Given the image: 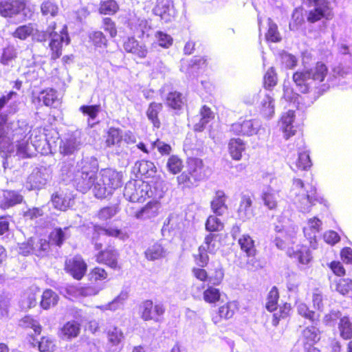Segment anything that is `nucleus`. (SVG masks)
I'll list each match as a JSON object with an SVG mask.
<instances>
[{"mask_svg": "<svg viewBox=\"0 0 352 352\" xmlns=\"http://www.w3.org/2000/svg\"><path fill=\"white\" fill-rule=\"evenodd\" d=\"M321 226L322 221L318 217H314L308 219L307 225L303 228L304 235L313 249L317 248V234L320 232Z\"/></svg>", "mask_w": 352, "mask_h": 352, "instance_id": "nucleus-20", "label": "nucleus"}, {"mask_svg": "<svg viewBox=\"0 0 352 352\" xmlns=\"http://www.w3.org/2000/svg\"><path fill=\"white\" fill-rule=\"evenodd\" d=\"M124 50L138 58H145L148 54V49L145 45L141 44L134 36L127 37L122 43Z\"/></svg>", "mask_w": 352, "mask_h": 352, "instance_id": "nucleus-23", "label": "nucleus"}, {"mask_svg": "<svg viewBox=\"0 0 352 352\" xmlns=\"http://www.w3.org/2000/svg\"><path fill=\"white\" fill-rule=\"evenodd\" d=\"M292 309V305L286 302L281 303L278 307L277 306V311L274 312L272 316V325L277 327L281 320H284L289 317Z\"/></svg>", "mask_w": 352, "mask_h": 352, "instance_id": "nucleus-40", "label": "nucleus"}, {"mask_svg": "<svg viewBox=\"0 0 352 352\" xmlns=\"http://www.w3.org/2000/svg\"><path fill=\"white\" fill-rule=\"evenodd\" d=\"M25 6L23 0H0V15L12 17L23 10Z\"/></svg>", "mask_w": 352, "mask_h": 352, "instance_id": "nucleus-22", "label": "nucleus"}, {"mask_svg": "<svg viewBox=\"0 0 352 352\" xmlns=\"http://www.w3.org/2000/svg\"><path fill=\"white\" fill-rule=\"evenodd\" d=\"M279 298L278 288L276 286L272 287L266 297L265 309L269 312H274L277 309Z\"/></svg>", "mask_w": 352, "mask_h": 352, "instance_id": "nucleus-48", "label": "nucleus"}, {"mask_svg": "<svg viewBox=\"0 0 352 352\" xmlns=\"http://www.w3.org/2000/svg\"><path fill=\"white\" fill-rule=\"evenodd\" d=\"M153 192L148 182L142 179L129 182L124 189V195L133 203H143L152 197Z\"/></svg>", "mask_w": 352, "mask_h": 352, "instance_id": "nucleus-8", "label": "nucleus"}, {"mask_svg": "<svg viewBox=\"0 0 352 352\" xmlns=\"http://www.w3.org/2000/svg\"><path fill=\"white\" fill-rule=\"evenodd\" d=\"M193 277L202 283H210L213 285H219L223 279L224 272L222 268H216L214 274L210 276L208 272L204 267L195 266L191 269Z\"/></svg>", "mask_w": 352, "mask_h": 352, "instance_id": "nucleus-16", "label": "nucleus"}, {"mask_svg": "<svg viewBox=\"0 0 352 352\" xmlns=\"http://www.w3.org/2000/svg\"><path fill=\"white\" fill-rule=\"evenodd\" d=\"M153 12L165 23L170 22L175 16V10L172 0H157Z\"/></svg>", "mask_w": 352, "mask_h": 352, "instance_id": "nucleus-17", "label": "nucleus"}, {"mask_svg": "<svg viewBox=\"0 0 352 352\" xmlns=\"http://www.w3.org/2000/svg\"><path fill=\"white\" fill-rule=\"evenodd\" d=\"M51 201L54 207L59 210L65 211L70 206V199L62 193H54Z\"/></svg>", "mask_w": 352, "mask_h": 352, "instance_id": "nucleus-51", "label": "nucleus"}, {"mask_svg": "<svg viewBox=\"0 0 352 352\" xmlns=\"http://www.w3.org/2000/svg\"><path fill=\"white\" fill-rule=\"evenodd\" d=\"M162 109L163 105L161 102H152L148 104L146 114L154 128L160 129L161 126L159 113L162 111Z\"/></svg>", "mask_w": 352, "mask_h": 352, "instance_id": "nucleus-37", "label": "nucleus"}, {"mask_svg": "<svg viewBox=\"0 0 352 352\" xmlns=\"http://www.w3.org/2000/svg\"><path fill=\"white\" fill-rule=\"evenodd\" d=\"M206 169L202 159L197 157H188L185 170L176 177L177 186L182 190L197 186L207 177Z\"/></svg>", "mask_w": 352, "mask_h": 352, "instance_id": "nucleus-2", "label": "nucleus"}, {"mask_svg": "<svg viewBox=\"0 0 352 352\" xmlns=\"http://www.w3.org/2000/svg\"><path fill=\"white\" fill-rule=\"evenodd\" d=\"M335 289L341 295L345 296L352 292V279L341 277L335 282Z\"/></svg>", "mask_w": 352, "mask_h": 352, "instance_id": "nucleus-55", "label": "nucleus"}, {"mask_svg": "<svg viewBox=\"0 0 352 352\" xmlns=\"http://www.w3.org/2000/svg\"><path fill=\"white\" fill-rule=\"evenodd\" d=\"M295 238L294 232L285 231L275 238L274 242L279 249L285 250L289 257L295 258L300 265H307L313 259L311 253L309 249L305 245H300L295 250L293 247L295 243Z\"/></svg>", "mask_w": 352, "mask_h": 352, "instance_id": "nucleus-3", "label": "nucleus"}, {"mask_svg": "<svg viewBox=\"0 0 352 352\" xmlns=\"http://www.w3.org/2000/svg\"><path fill=\"white\" fill-rule=\"evenodd\" d=\"M316 324H311L305 327L302 331L299 340L304 349L309 351L311 347L318 343L320 340V331L316 327Z\"/></svg>", "mask_w": 352, "mask_h": 352, "instance_id": "nucleus-18", "label": "nucleus"}, {"mask_svg": "<svg viewBox=\"0 0 352 352\" xmlns=\"http://www.w3.org/2000/svg\"><path fill=\"white\" fill-rule=\"evenodd\" d=\"M49 48L50 57L52 60H56L62 55L63 44L65 43L66 45L70 43V38L67 31V25H64L59 34H52L49 37Z\"/></svg>", "mask_w": 352, "mask_h": 352, "instance_id": "nucleus-12", "label": "nucleus"}, {"mask_svg": "<svg viewBox=\"0 0 352 352\" xmlns=\"http://www.w3.org/2000/svg\"><path fill=\"white\" fill-rule=\"evenodd\" d=\"M289 164L292 168L297 170H307L309 168L312 164L309 154L307 151H301L296 156L289 157Z\"/></svg>", "mask_w": 352, "mask_h": 352, "instance_id": "nucleus-28", "label": "nucleus"}, {"mask_svg": "<svg viewBox=\"0 0 352 352\" xmlns=\"http://www.w3.org/2000/svg\"><path fill=\"white\" fill-rule=\"evenodd\" d=\"M23 196L19 192L14 190L7 191L3 201L1 203V208L4 210L8 209L15 205L21 204L23 201Z\"/></svg>", "mask_w": 352, "mask_h": 352, "instance_id": "nucleus-46", "label": "nucleus"}, {"mask_svg": "<svg viewBox=\"0 0 352 352\" xmlns=\"http://www.w3.org/2000/svg\"><path fill=\"white\" fill-rule=\"evenodd\" d=\"M50 248V243L46 239H40L37 241L34 240V251L36 256H45L49 252Z\"/></svg>", "mask_w": 352, "mask_h": 352, "instance_id": "nucleus-64", "label": "nucleus"}, {"mask_svg": "<svg viewBox=\"0 0 352 352\" xmlns=\"http://www.w3.org/2000/svg\"><path fill=\"white\" fill-rule=\"evenodd\" d=\"M102 28L109 34L110 37L115 38L118 35V29L116 22L110 17H104L102 20Z\"/></svg>", "mask_w": 352, "mask_h": 352, "instance_id": "nucleus-62", "label": "nucleus"}, {"mask_svg": "<svg viewBox=\"0 0 352 352\" xmlns=\"http://www.w3.org/2000/svg\"><path fill=\"white\" fill-rule=\"evenodd\" d=\"M18 253L23 256L35 255L34 239L30 237L28 240L19 243Z\"/></svg>", "mask_w": 352, "mask_h": 352, "instance_id": "nucleus-57", "label": "nucleus"}, {"mask_svg": "<svg viewBox=\"0 0 352 352\" xmlns=\"http://www.w3.org/2000/svg\"><path fill=\"white\" fill-rule=\"evenodd\" d=\"M217 234L210 233L205 236L204 249L210 254H214L219 248Z\"/></svg>", "mask_w": 352, "mask_h": 352, "instance_id": "nucleus-54", "label": "nucleus"}, {"mask_svg": "<svg viewBox=\"0 0 352 352\" xmlns=\"http://www.w3.org/2000/svg\"><path fill=\"white\" fill-rule=\"evenodd\" d=\"M237 310L238 307L235 301H227L218 307L212 315L211 320L214 325L222 326L224 321H228L234 317Z\"/></svg>", "mask_w": 352, "mask_h": 352, "instance_id": "nucleus-15", "label": "nucleus"}, {"mask_svg": "<svg viewBox=\"0 0 352 352\" xmlns=\"http://www.w3.org/2000/svg\"><path fill=\"white\" fill-rule=\"evenodd\" d=\"M294 120L295 111L294 110H288L280 118V129L285 140H289L296 133L297 131L294 126Z\"/></svg>", "mask_w": 352, "mask_h": 352, "instance_id": "nucleus-24", "label": "nucleus"}, {"mask_svg": "<svg viewBox=\"0 0 352 352\" xmlns=\"http://www.w3.org/2000/svg\"><path fill=\"white\" fill-rule=\"evenodd\" d=\"M328 73L327 66L318 61L309 69L294 72L292 80L300 93L309 94L311 98L317 99L329 88V85L323 83Z\"/></svg>", "mask_w": 352, "mask_h": 352, "instance_id": "nucleus-1", "label": "nucleus"}, {"mask_svg": "<svg viewBox=\"0 0 352 352\" xmlns=\"http://www.w3.org/2000/svg\"><path fill=\"white\" fill-rule=\"evenodd\" d=\"M278 81L277 74L274 67L269 68L263 76V87L271 90L276 85Z\"/></svg>", "mask_w": 352, "mask_h": 352, "instance_id": "nucleus-59", "label": "nucleus"}, {"mask_svg": "<svg viewBox=\"0 0 352 352\" xmlns=\"http://www.w3.org/2000/svg\"><path fill=\"white\" fill-rule=\"evenodd\" d=\"M58 6L56 3L52 0L44 1L41 5V11L43 16H56L58 13Z\"/></svg>", "mask_w": 352, "mask_h": 352, "instance_id": "nucleus-56", "label": "nucleus"}, {"mask_svg": "<svg viewBox=\"0 0 352 352\" xmlns=\"http://www.w3.org/2000/svg\"><path fill=\"white\" fill-rule=\"evenodd\" d=\"M166 168L172 175L181 173L184 168L182 159L177 155H170L167 160Z\"/></svg>", "mask_w": 352, "mask_h": 352, "instance_id": "nucleus-50", "label": "nucleus"}, {"mask_svg": "<svg viewBox=\"0 0 352 352\" xmlns=\"http://www.w3.org/2000/svg\"><path fill=\"white\" fill-rule=\"evenodd\" d=\"M309 6H314L307 15V21L315 23L322 19L331 20L333 17V8L329 0H307Z\"/></svg>", "mask_w": 352, "mask_h": 352, "instance_id": "nucleus-9", "label": "nucleus"}, {"mask_svg": "<svg viewBox=\"0 0 352 352\" xmlns=\"http://www.w3.org/2000/svg\"><path fill=\"white\" fill-rule=\"evenodd\" d=\"M48 241L51 245L60 247L65 241V233L62 228H54L50 233Z\"/></svg>", "mask_w": 352, "mask_h": 352, "instance_id": "nucleus-60", "label": "nucleus"}, {"mask_svg": "<svg viewBox=\"0 0 352 352\" xmlns=\"http://www.w3.org/2000/svg\"><path fill=\"white\" fill-rule=\"evenodd\" d=\"M237 243L244 256V261L240 263L250 271L262 268V263L257 257L258 250L254 239L249 234H243L239 238Z\"/></svg>", "mask_w": 352, "mask_h": 352, "instance_id": "nucleus-6", "label": "nucleus"}, {"mask_svg": "<svg viewBox=\"0 0 352 352\" xmlns=\"http://www.w3.org/2000/svg\"><path fill=\"white\" fill-rule=\"evenodd\" d=\"M211 284L208 285L203 292V300L208 304L215 305L220 301L221 294L219 289Z\"/></svg>", "mask_w": 352, "mask_h": 352, "instance_id": "nucleus-44", "label": "nucleus"}, {"mask_svg": "<svg viewBox=\"0 0 352 352\" xmlns=\"http://www.w3.org/2000/svg\"><path fill=\"white\" fill-rule=\"evenodd\" d=\"M119 10V6L115 0H105L100 3L98 12L104 15H113Z\"/></svg>", "mask_w": 352, "mask_h": 352, "instance_id": "nucleus-52", "label": "nucleus"}, {"mask_svg": "<svg viewBox=\"0 0 352 352\" xmlns=\"http://www.w3.org/2000/svg\"><path fill=\"white\" fill-rule=\"evenodd\" d=\"M199 113L200 119L199 122L194 125L193 129L195 131L201 132L210 122L214 120L215 113L206 104L201 107Z\"/></svg>", "mask_w": 352, "mask_h": 352, "instance_id": "nucleus-27", "label": "nucleus"}, {"mask_svg": "<svg viewBox=\"0 0 352 352\" xmlns=\"http://www.w3.org/2000/svg\"><path fill=\"white\" fill-rule=\"evenodd\" d=\"M259 112L265 118H271L274 113V99L269 94L265 95L259 105Z\"/></svg>", "mask_w": 352, "mask_h": 352, "instance_id": "nucleus-45", "label": "nucleus"}, {"mask_svg": "<svg viewBox=\"0 0 352 352\" xmlns=\"http://www.w3.org/2000/svg\"><path fill=\"white\" fill-rule=\"evenodd\" d=\"M340 337L344 340L352 339V322L348 316H342L338 323Z\"/></svg>", "mask_w": 352, "mask_h": 352, "instance_id": "nucleus-41", "label": "nucleus"}, {"mask_svg": "<svg viewBox=\"0 0 352 352\" xmlns=\"http://www.w3.org/2000/svg\"><path fill=\"white\" fill-rule=\"evenodd\" d=\"M144 254L146 259L155 261L163 258L165 256V250L161 244L155 243L146 249Z\"/></svg>", "mask_w": 352, "mask_h": 352, "instance_id": "nucleus-49", "label": "nucleus"}, {"mask_svg": "<svg viewBox=\"0 0 352 352\" xmlns=\"http://www.w3.org/2000/svg\"><path fill=\"white\" fill-rule=\"evenodd\" d=\"M246 150V143L239 138H230L228 143V151L233 160L239 161Z\"/></svg>", "mask_w": 352, "mask_h": 352, "instance_id": "nucleus-26", "label": "nucleus"}, {"mask_svg": "<svg viewBox=\"0 0 352 352\" xmlns=\"http://www.w3.org/2000/svg\"><path fill=\"white\" fill-rule=\"evenodd\" d=\"M161 208V203L158 200H151L139 210L134 211L131 215L138 219H151L157 217Z\"/></svg>", "mask_w": 352, "mask_h": 352, "instance_id": "nucleus-21", "label": "nucleus"}, {"mask_svg": "<svg viewBox=\"0 0 352 352\" xmlns=\"http://www.w3.org/2000/svg\"><path fill=\"white\" fill-rule=\"evenodd\" d=\"M35 32H38L35 23H29L28 24L19 25L12 32L14 38L24 41L28 37L34 34Z\"/></svg>", "mask_w": 352, "mask_h": 352, "instance_id": "nucleus-39", "label": "nucleus"}, {"mask_svg": "<svg viewBox=\"0 0 352 352\" xmlns=\"http://www.w3.org/2000/svg\"><path fill=\"white\" fill-rule=\"evenodd\" d=\"M64 270L74 279L80 280L86 274L87 265L80 255L76 254L74 257L65 260Z\"/></svg>", "mask_w": 352, "mask_h": 352, "instance_id": "nucleus-13", "label": "nucleus"}, {"mask_svg": "<svg viewBox=\"0 0 352 352\" xmlns=\"http://www.w3.org/2000/svg\"><path fill=\"white\" fill-rule=\"evenodd\" d=\"M134 170L141 179L154 178L157 174L155 164L150 160H142L135 162Z\"/></svg>", "mask_w": 352, "mask_h": 352, "instance_id": "nucleus-25", "label": "nucleus"}, {"mask_svg": "<svg viewBox=\"0 0 352 352\" xmlns=\"http://www.w3.org/2000/svg\"><path fill=\"white\" fill-rule=\"evenodd\" d=\"M118 211L114 206H105L100 208L96 214V217L100 221H107L113 217Z\"/></svg>", "mask_w": 352, "mask_h": 352, "instance_id": "nucleus-63", "label": "nucleus"}, {"mask_svg": "<svg viewBox=\"0 0 352 352\" xmlns=\"http://www.w3.org/2000/svg\"><path fill=\"white\" fill-rule=\"evenodd\" d=\"M104 139L106 147H120L122 142L123 141L122 131L118 127L111 126L106 131L104 135Z\"/></svg>", "mask_w": 352, "mask_h": 352, "instance_id": "nucleus-29", "label": "nucleus"}, {"mask_svg": "<svg viewBox=\"0 0 352 352\" xmlns=\"http://www.w3.org/2000/svg\"><path fill=\"white\" fill-rule=\"evenodd\" d=\"M252 195H243L241 196L237 212L239 218L243 221L250 219L253 214L252 209Z\"/></svg>", "mask_w": 352, "mask_h": 352, "instance_id": "nucleus-36", "label": "nucleus"}, {"mask_svg": "<svg viewBox=\"0 0 352 352\" xmlns=\"http://www.w3.org/2000/svg\"><path fill=\"white\" fill-rule=\"evenodd\" d=\"M206 230L212 232H218L223 229V223L217 217L210 215L205 223Z\"/></svg>", "mask_w": 352, "mask_h": 352, "instance_id": "nucleus-61", "label": "nucleus"}, {"mask_svg": "<svg viewBox=\"0 0 352 352\" xmlns=\"http://www.w3.org/2000/svg\"><path fill=\"white\" fill-rule=\"evenodd\" d=\"M87 282L77 289L82 296H95L102 289V283L109 279L108 272L102 267L95 266L91 268L87 276Z\"/></svg>", "mask_w": 352, "mask_h": 352, "instance_id": "nucleus-7", "label": "nucleus"}, {"mask_svg": "<svg viewBox=\"0 0 352 352\" xmlns=\"http://www.w3.org/2000/svg\"><path fill=\"white\" fill-rule=\"evenodd\" d=\"M106 333L109 342L113 346L118 345L124 338L122 331L116 327H110Z\"/></svg>", "mask_w": 352, "mask_h": 352, "instance_id": "nucleus-58", "label": "nucleus"}, {"mask_svg": "<svg viewBox=\"0 0 352 352\" xmlns=\"http://www.w3.org/2000/svg\"><path fill=\"white\" fill-rule=\"evenodd\" d=\"M97 179L96 171L94 170H87L85 167H82L81 170L78 171L76 175L74 182L76 189L85 193L93 188L94 192V186Z\"/></svg>", "mask_w": 352, "mask_h": 352, "instance_id": "nucleus-14", "label": "nucleus"}, {"mask_svg": "<svg viewBox=\"0 0 352 352\" xmlns=\"http://www.w3.org/2000/svg\"><path fill=\"white\" fill-rule=\"evenodd\" d=\"M166 104L169 108L179 111L185 104V99L183 94L177 91H171L167 94L166 97Z\"/></svg>", "mask_w": 352, "mask_h": 352, "instance_id": "nucleus-38", "label": "nucleus"}, {"mask_svg": "<svg viewBox=\"0 0 352 352\" xmlns=\"http://www.w3.org/2000/svg\"><path fill=\"white\" fill-rule=\"evenodd\" d=\"M122 175L111 168L102 169L100 172L99 182L94 186V194L98 198L106 197L107 192L111 193L122 186Z\"/></svg>", "mask_w": 352, "mask_h": 352, "instance_id": "nucleus-5", "label": "nucleus"}, {"mask_svg": "<svg viewBox=\"0 0 352 352\" xmlns=\"http://www.w3.org/2000/svg\"><path fill=\"white\" fill-rule=\"evenodd\" d=\"M40 289L37 286L28 287L23 293L24 300L28 309L35 307L37 304V294Z\"/></svg>", "mask_w": 352, "mask_h": 352, "instance_id": "nucleus-53", "label": "nucleus"}, {"mask_svg": "<svg viewBox=\"0 0 352 352\" xmlns=\"http://www.w3.org/2000/svg\"><path fill=\"white\" fill-rule=\"evenodd\" d=\"M94 232L98 236L104 234L109 237L118 238L122 234V230L117 226L107 223L105 225L96 224L93 226Z\"/></svg>", "mask_w": 352, "mask_h": 352, "instance_id": "nucleus-34", "label": "nucleus"}, {"mask_svg": "<svg viewBox=\"0 0 352 352\" xmlns=\"http://www.w3.org/2000/svg\"><path fill=\"white\" fill-rule=\"evenodd\" d=\"M28 338L32 346H35L37 344L40 352H54L56 349V344L54 340L48 336H42L40 341L36 343L34 342L36 338L34 335H29Z\"/></svg>", "mask_w": 352, "mask_h": 352, "instance_id": "nucleus-35", "label": "nucleus"}, {"mask_svg": "<svg viewBox=\"0 0 352 352\" xmlns=\"http://www.w3.org/2000/svg\"><path fill=\"white\" fill-rule=\"evenodd\" d=\"M261 199L264 205L271 210H276L278 208V195L277 193L272 188L264 191L262 193Z\"/></svg>", "mask_w": 352, "mask_h": 352, "instance_id": "nucleus-47", "label": "nucleus"}, {"mask_svg": "<svg viewBox=\"0 0 352 352\" xmlns=\"http://www.w3.org/2000/svg\"><path fill=\"white\" fill-rule=\"evenodd\" d=\"M290 191L296 197V201L300 204L302 210H307L317 203L321 202V198L316 187L300 178L293 179Z\"/></svg>", "mask_w": 352, "mask_h": 352, "instance_id": "nucleus-4", "label": "nucleus"}, {"mask_svg": "<svg viewBox=\"0 0 352 352\" xmlns=\"http://www.w3.org/2000/svg\"><path fill=\"white\" fill-rule=\"evenodd\" d=\"M256 127L252 120H239L232 123L229 132L236 136H251L256 133Z\"/></svg>", "mask_w": 352, "mask_h": 352, "instance_id": "nucleus-19", "label": "nucleus"}, {"mask_svg": "<svg viewBox=\"0 0 352 352\" xmlns=\"http://www.w3.org/2000/svg\"><path fill=\"white\" fill-rule=\"evenodd\" d=\"M19 325L23 329H32L34 334L39 336L41 333L43 327L38 320L30 315H26L19 320Z\"/></svg>", "mask_w": 352, "mask_h": 352, "instance_id": "nucleus-42", "label": "nucleus"}, {"mask_svg": "<svg viewBox=\"0 0 352 352\" xmlns=\"http://www.w3.org/2000/svg\"><path fill=\"white\" fill-rule=\"evenodd\" d=\"M80 332V324L76 320L65 322L59 330V336L65 340H72L78 336Z\"/></svg>", "mask_w": 352, "mask_h": 352, "instance_id": "nucleus-33", "label": "nucleus"}, {"mask_svg": "<svg viewBox=\"0 0 352 352\" xmlns=\"http://www.w3.org/2000/svg\"><path fill=\"white\" fill-rule=\"evenodd\" d=\"M119 257V251L111 245H108L104 249L100 250L95 255L97 263L104 265L114 270H120L121 269Z\"/></svg>", "mask_w": 352, "mask_h": 352, "instance_id": "nucleus-11", "label": "nucleus"}, {"mask_svg": "<svg viewBox=\"0 0 352 352\" xmlns=\"http://www.w3.org/2000/svg\"><path fill=\"white\" fill-rule=\"evenodd\" d=\"M208 58L205 56H195L190 60L184 62L181 66V71L186 74H193L200 69L207 66Z\"/></svg>", "mask_w": 352, "mask_h": 352, "instance_id": "nucleus-31", "label": "nucleus"}, {"mask_svg": "<svg viewBox=\"0 0 352 352\" xmlns=\"http://www.w3.org/2000/svg\"><path fill=\"white\" fill-rule=\"evenodd\" d=\"M60 300L58 294L52 289L43 290L39 302L40 307L43 310H49L54 307Z\"/></svg>", "mask_w": 352, "mask_h": 352, "instance_id": "nucleus-32", "label": "nucleus"}, {"mask_svg": "<svg viewBox=\"0 0 352 352\" xmlns=\"http://www.w3.org/2000/svg\"><path fill=\"white\" fill-rule=\"evenodd\" d=\"M227 196L224 191L217 190L215 195L210 202L212 211L217 216H221L228 210L226 204Z\"/></svg>", "mask_w": 352, "mask_h": 352, "instance_id": "nucleus-30", "label": "nucleus"}, {"mask_svg": "<svg viewBox=\"0 0 352 352\" xmlns=\"http://www.w3.org/2000/svg\"><path fill=\"white\" fill-rule=\"evenodd\" d=\"M166 311L162 303H154L152 300H144L138 308L140 318L144 321L160 322Z\"/></svg>", "mask_w": 352, "mask_h": 352, "instance_id": "nucleus-10", "label": "nucleus"}, {"mask_svg": "<svg viewBox=\"0 0 352 352\" xmlns=\"http://www.w3.org/2000/svg\"><path fill=\"white\" fill-rule=\"evenodd\" d=\"M297 313L301 317L311 322L312 324H317L320 322V315L310 309L305 303H301L298 306Z\"/></svg>", "mask_w": 352, "mask_h": 352, "instance_id": "nucleus-43", "label": "nucleus"}]
</instances>
